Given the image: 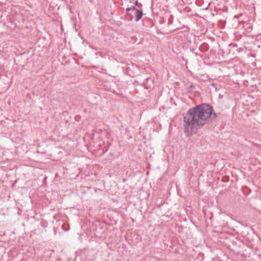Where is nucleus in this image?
<instances>
[{
  "label": "nucleus",
  "mask_w": 261,
  "mask_h": 261,
  "mask_svg": "<svg viewBox=\"0 0 261 261\" xmlns=\"http://www.w3.org/2000/svg\"><path fill=\"white\" fill-rule=\"evenodd\" d=\"M212 107L205 103L190 109L184 118V126L187 135H191L199 127L204 125L212 115Z\"/></svg>",
  "instance_id": "nucleus-1"
},
{
  "label": "nucleus",
  "mask_w": 261,
  "mask_h": 261,
  "mask_svg": "<svg viewBox=\"0 0 261 261\" xmlns=\"http://www.w3.org/2000/svg\"><path fill=\"white\" fill-rule=\"evenodd\" d=\"M143 15L142 12L141 11L137 10V14L136 15V21L140 20Z\"/></svg>",
  "instance_id": "nucleus-2"
},
{
  "label": "nucleus",
  "mask_w": 261,
  "mask_h": 261,
  "mask_svg": "<svg viewBox=\"0 0 261 261\" xmlns=\"http://www.w3.org/2000/svg\"><path fill=\"white\" fill-rule=\"evenodd\" d=\"M132 9H135V8L134 7H133V8H127L126 9V11H130Z\"/></svg>",
  "instance_id": "nucleus-3"
},
{
  "label": "nucleus",
  "mask_w": 261,
  "mask_h": 261,
  "mask_svg": "<svg viewBox=\"0 0 261 261\" xmlns=\"http://www.w3.org/2000/svg\"><path fill=\"white\" fill-rule=\"evenodd\" d=\"M135 4H136V5H137L138 4V2L137 1L136 2Z\"/></svg>",
  "instance_id": "nucleus-4"
}]
</instances>
